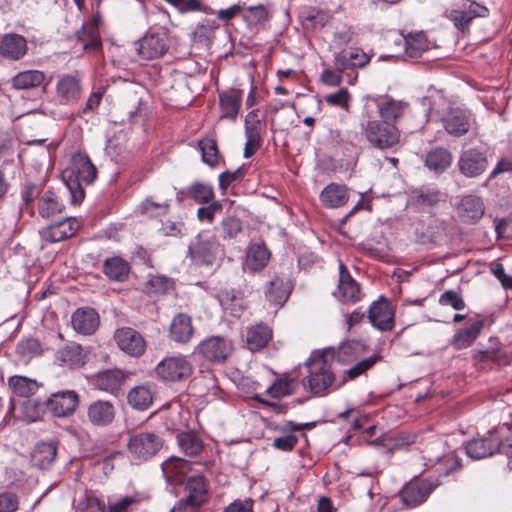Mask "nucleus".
Listing matches in <instances>:
<instances>
[{
    "label": "nucleus",
    "mask_w": 512,
    "mask_h": 512,
    "mask_svg": "<svg viewBox=\"0 0 512 512\" xmlns=\"http://www.w3.org/2000/svg\"><path fill=\"white\" fill-rule=\"evenodd\" d=\"M331 359L322 350L311 353L305 363L308 374L302 381L306 391L315 396L323 397L333 390L340 371Z\"/></svg>",
    "instance_id": "f257e3e1"
},
{
    "label": "nucleus",
    "mask_w": 512,
    "mask_h": 512,
    "mask_svg": "<svg viewBox=\"0 0 512 512\" xmlns=\"http://www.w3.org/2000/svg\"><path fill=\"white\" fill-rule=\"evenodd\" d=\"M96 177V167L86 154L72 155L69 168L63 172V179L70 191L72 203H80L84 199L85 193L81 185L92 184Z\"/></svg>",
    "instance_id": "f03ea898"
},
{
    "label": "nucleus",
    "mask_w": 512,
    "mask_h": 512,
    "mask_svg": "<svg viewBox=\"0 0 512 512\" xmlns=\"http://www.w3.org/2000/svg\"><path fill=\"white\" fill-rule=\"evenodd\" d=\"M194 372L189 356L177 354L164 357L154 368L156 378L166 384L184 383Z\"/></svg>",
    "instance_id": "7ed1b4c3"
},
{
    "label": "nucleus",
    "mask_w": 512,
    "mask_h": 512,
    "mask_svg": "<svg viewBox=\"0 0 512 512\" xmlns=\"http://www.w3.org/2000/svg\"><path fill=\"white\" fill-rule=\"evenodd\" d=\"M362 132L369 144L380 150L393 148L400 141V131L394 124L383 120L368 119L362 124Z\"/></svg>",
    "instance_id": "20e7f679"
},
{
    "label": "nucleus",
    "mask_w": 512,
    "mask_h": 512,
    "mask_svg": "<svg viewBox=\"0 0 512 512\" xmlns=\"http://www.w3.org/2000/svg\"><path fill=\"white\" fill-rule=\"evenodd\" d=\"M163 445L164 440L159 434L142 431L129 436L127 449L133 459L147 461L157 455Z\"/></svg>",
    "instance_id": "39448f33"
},
{
    "label": "nucleus",
    "mask_w": 512,
    "mask_h": 512,
    "mask_svg": "<svg viewBox=\"0 0 512 512\" xmlns=\"http://www.w3.org/2000/svg\"><path fill=\"white\" fill-rule=\"evenodd\" d=\"M233 348L231 339L221 335H211L199 342L194 348V354L208 362L223 364L231 356Z\"/></svg>",
    "instance_id": "423d86ee"
},
{
    "label": "nucleus",
    "mask_w": 512,
    "mask_h": 512,
    "mask_svg": "<svg viewBox=\"0 0 512 512\" xmlns=\"http://www.w3.org/2000/svg\"><path fill=\"white\" fill-rule=\"evenodd\" d=\"M439 485L437 479L414 477L402 487L399 496L403 505L415 508L423 504Z\"/></svg>",
    "instance_id": "0eeeda50"
},
{
    "label": "nucleus",
    "mask_w": 512,
    "mask_h": 512,
    "mask_svg": "<svg viewBox=\"0 0 512 512\" xmlns=\"http://www.w3.org/2000/svg\"><path fill=\"white\" fill-rule=\"evenodd\" d=\"M489 15V10L472 0H462L457 8L445 11V17L452 21L455 27L461 32L469 31L470 24L476 18H485Z\"/></svg>",
    "instance_id": "6e6552de"
},
{
    "label": "nucleus",
    "mask_w": 512,
    "mask_h": 512,
    "mask_svg": "<svg viewBox=\"0 0 512 512\" xmlns=\"http://www.w3.org/2000/svg\"><path fill=\"white\" fill-rule=\"evenodd\" d=\"M136 51L143 60H154L163 57L168 49V36L163 31L148 30L136 43Z\"/></svg>",
    "instance_id": "1a4fd4ad"
},
{
    "label": "nucleus",
    "mask_w": 512,
    "mask_h": 512,
    "mask_svg": "<svg viewBox=\"0 0 512 512\" xmlns=\"http://www.w3.org/2000/svg\"><path fill=\"white\" fill-rule=\"evenodd\" d=\"M489 162L485 151L478 148L463 150L457 161V168L466 178H477L488 168Z\"/></svg>",
    "instance_id": "9d476101"
},
{
    "label": "nucleus",
    "mask_w": 512,
    "mask_h": 512,
    "mask_svg": "<svg viewBox=\"0 0 512 512\" xmlns=\"http://www.w3.org/2000/svg\"><path fill=\"white\" fill-rule=\"evenodd\" d=\"M82 75L75 71L62 74L56 82V97L60 104L70 105L78 102L82 96Z\"/></svg>",
    "instance_id": "9b49d317"
},
{
    "label": "nucleus",
    "mask_w": 512,
    "mask_h": 512,
    "mask_svg": "<svg viewBox=\"0 0 512 512\" xmlns=\"http://www.w3.org/2000/svg\"><path fill=\"white\" fill-rule=\"evenodd\" d=\"M395 310L391 302L380 296L372 302L368 310V319L372 326L380 331H391L394 328Z\"/></svg>",
    "instance_id": "f8f14e48"
},
{
    "label": "nucleus",
    "mask_w": 512,
    "mask_h": 512,
    "mask_svg": "<svg viewBox=\"0 0 512 512\" xmlns=\"http://www.w3.org/2000/svg\"><path fill=\"white\" fill-rule=\"evenodd\" d=\"M79 405V395L74 390L53 393L46 401L47 409L56 417L72 415Z\"/></svg>",
    "instance_id": "ddd939ff"
},
{
    "label": "nucleus",
    "mask_w": 512,
    "mask_h": 512,
    "mask_svg": "<svg viewBox=\"0 0 512 512\" xmlns=\"http://www.w3.org/2000/svg\"><path fill=\"white\" fill-rule=\"evenodd\" d=\"M114 340L123 352L132 357H139L145 352L146 342L143 336L131 327L117 329Z\"/></svg>",
    "instance_id": "4468645a"
},
{
    "label": "nucleus",
    "mask_w": 512,
    "mask_h": 512,
    "mask_svg": "<svg viewBox=\"0 0 512 512\" xmlns=\"http://www.w3.org/2000/svg\"><path fill=\"white\" fill-rule=\"evenodd\" d=\"M220 252V244L214 237L204 238L201 235L195 245L190 248L191 257L198 265H212Z\"/></svg>",
    "instance_id": "2eb2a0df"
},
{
    "label": "nucleus",
    "mask_w": 512,
    "mask_h": 512,
    "mask_svg": "<svg viewBox=\"0 0 512 512\" xmlns=\"http://www.w3.org/2000/svg\"><path fill=\"white\" fill-rule=\"evenodd\" d=\"M116 417L114 403L107 400H96L87 407V418L91 425L107 427L113 423Z\"/></svg>",
    "instance_id": "dca6fc26"
},
{
    "label": "nucleus",
    "mask_w": 512,
    "mask_h": 512,
    "mask_svg": "<svg viewBox=\"0 0 512 512\" xmlns=\"http://www.w3.org/2000/svg\"><path fill=\"white\" fill-rule=\"evenodd\" d=\"M78 230V222L75 218L67 217L57 223L49 225L39 234L43 241L47 243H56L72 237Z\"/></svg>",
    "instance_id": "f3484780"
},
{
    "label": "nucleus",
    "mask_w": 512,
    "mask_h": 512,
    "mask_svg": "<svg viewBox=\"0 0 512 512\" xmlns=\"http://www.w3.org/2000/svg\"><path fill=\"white\" fill-rule=\"evenodd\" d=\"M184 498L191 510L195 511L208 501V485L204 476L195 475L188 478Z\"/></svg>",
    "instance_id": "a211bd4d"
},
{
    "label": "nucleus",
    "mask_w": 512,
    "mask_h": 512,
    "mask_svg": "<svg viewBox=\"0 0 512 512\" xmlns=\"http://www.w3.org/2000/svg\"><path fill=\"white\" fill-rule=\"evenodd\" d=\"M371 55L364 52L359 47L343 49L335 53L333 57L334 66L342 69H361L366 67L371 61Z\"/></svg>",
    "instance_id": "6ab92c4d"
},
{
    "label": "nucleus",
    "mask_w": 512,
    "mask_h": 512,
    "mask_svg": "<svg viewBox=\"0 0 512 512\" xmlns=\"http://www.w3.org/2000/svg\"><path fill=\"white\" fill-rule=\"evenodd\" d=\"M362 350H364V344L361 341L352 340L342 343L337 349L329 347L322 351L328 358H332L331 361L338 368V366L356 361L359 352Z\"/></svg>",
    "instance_id": "aec40b11"
},
{
    "label": "nucleus",
    "mask_w": 512,
    "mask_h": 512,
    "mask_svg": "<svg viewBox=\"0 0 512 512\" xmlns=\"http://www.w3.org/2000/svg\"><path fill=\"white\" fill-rule=\"evenodd\" d=\"M55 363L69 369H77L86 363V353L80 344L70 342L56 351Z\"/></svg>",
    "instance_id": "412c9836"
},
{
    "label": "nucleus",
    "mask_w": 512,
    "mask_h": 512,
    "mask_svg": "<svg viewBox=\"0 0 512 512\" xmlns=\"http://www.w3.org/2000/svg\"><path fill=\"white\" fill-rule=\"evenodd\" d=\"M338 291L344 302L356 303L362 299L359 283L351 276L342 262L339 263Z\"/></svg>",
    "instance_id": "4be33fe9"
},
{
    "label": "nucleus",
    "mask_w": 512,
    "mask_h": 512,
    "mask_svg": "<svg viewBox=\"0 0 512 512\" xmlns=\"http://www.w3.org/2000/svg\"><path fill=\"white\" fill-rule=\"evenodd\" d=\"M100 18L93 17L82 25V28L77 31L76 37L82 43L83 49L87 51H98L102 47L100 36Z\"/></svg>",
    "instance_id": "5701e85b"
},
{
    "label": "nucleus",
    "mask_w": 512,
    "mask_h": 512,
    "mask_svg": "<svg viewBox=\"0 0 512 512\" xmlns=\"http://www.w3.org/2000/svg\"><path fill=\"white\" fill-rule=\"evenodd\" d=\"M216 297L226 311L234 317H239L247 308V301L242 291L233 288L220 289Z\"/></svg>",
    "instance_id": "b1692460"
},
{
    "label": "nucleus",
    "mask_w": 512,
    "mask_h": 512,
    "mask_svg": "<svg viewBox=\"0 0 512 512\" xmlns=\"http://www.w3.org/2000/svg\"><path fill=\"white\" fill-rule=\"evenodd\" d=\"M26 39L15 33L5 34L0 41V55L9 60H19L27 53Z\"/></svg>",
    "instance_id": "393cba45"
},
{
    "label": "nucleus",
    "mask_w": 512,
    "mask_h": 512,
    "mask_svg": "<svg viewBox=\"0 0 512 512\" xmlns=\"http://www.w3.org/2000/svg\"><path fill=\"white\" fill-rule=\"evenodd\" d=\"M71 323L76 332L90 335L99 326V315L93 308H79L72 314Z\"/></svg>",
    "instance_id": "a878e982"
},
{
    "label": "nucleus",
    "mask_w": 512,
    "mask_h": 512,
    "mask_svg": "<svg viewBox=\"0 0 512 512\" xmlns=\"http://www.w3.org/2000/svg\"><path fill=\"white\" fill-rule=\"evenodd\" d=\"M377 110L381 120L388 124L396 123L408 112L409 103L403 100L386 98L377 103Z\"/></svg>",
    "instance_id": "bb28decb"
},
{
    "label": "nucleus",
    "mask_w": 512,
    "mask_h": 512,
    "mask_svg": "<svg viewBox=\"0 0 512 512\" xmlns=\"http://www.w3.org/2000/svg\"><path fill=\"white\" fill-rule=\"evenodd\" d=\"M243 91L241 89L231 88L219 93V105L221 109V118L236 120L241 105Z\"/></svg>",
    "instance_id": "cd10ccee"
},
{
    "label": "nucleus",
    "mask_w": 512,
    "mask_h": 512,
    "mask_svg": "<svg viewBox=\"0 0 512 512\" xmlns=\"http://www.w3.org/2000/svg\"><path fill=\"white\" fill-rule=\"evenodd\" d=\"M445 130L454 137L465 135L471 127L470 114L461 109L451 110L444 118Z\"/></svg>",
    "instance_id": "c85d7f7f"
},
{
    "label": "nucleus",
    "mask_w": 512,
    "mask_h": 512,
    "mask_svg": "<svg viewBox=\"0 0 512 512\" xmlns=\"http://www.w3.org/2000/svg\"><path fill=\"white\" fill-rule=\"evenodd\" d=\"M169 333L170 338L174 342L180 344L188 343L194 334L191 317L184 313L175 315L170 324Z\"/></svg>",
    "instance_id": "c756f323"
},
{
    "label": "nucleus",
    "mask_w": 512,
    "mask_h": 512,
    "mask_svg": "<svg viewBox=\"0 0 512 512\" xmlns=\"http://www.w3.org/2000/svg\"><path fill=\"white\" fill-rule=\"evenodd\" d=\"M272 336V328L263 322H259L247 328L246 343L249 350L259 351L268 345Z\"/></svg>",
    "instance_id": "7c9ffc66"
},
{
    "label": "nucleus",
    "mask_w": 512,
    "mask_h": 512,
    "mask_svg": "<svg viewBox=\"0 0 512 512\" xmlns=\"http://www.w3.org/2000/svg\"><path fill=\"white\" fill-rule=\"evenodd\" d=\"M485 207L481 197L464 195L458 205L459 216L467 222H476L484 215Z\"/></svg>",
    "instance_id": "2f4dec72"
},
{
    "label": "nucleus",
    "mask_w": 512,
    "mask_h": 512,
    "mask_svg": "<svg viewBox=\"0 0 512 512\" xmlns=\"http://www.w3.org/2000/svg\"><path fill=\"white\" fill-rule=\"evenodd\" d=\"M291 290L292 286L288 280L274 275L267 284L265 296L269 302L282 306L289 298Z\"/></svg>",
    "instance_id": "473e14b6"
},
{
    "label": "nucleus",
    "mask_w": 512,
    "mask_h": 512,
    "mask_svg": "<svg viewBox=\"0 0 512 512\" xmlns=\"http://www.w3.org/2000/svg\"><path fill=\"white\" fill-rule=\"evenodd\" d=\"M270 256L264 243H251L247 247L245 265L251 272L261 271L267 266Z\"/></svg>",
    "instance_id": "72a5a7b5"
},
{
    "label": "nucleus",
    "mask_w": 512,
    "mask_h": 512,
    "mask_svg": "<svg viewBox=\"0 0 512 512\" xmlns=\"http://www.w3.org/2000/svg\"><path fill=\"white\" fill-rule=\"evenodd\" d=\"M498 438L493 433L489 437L470 440L466 445V453L472 459L491 456L497 450Z\"/></svg>",
    "instance_id": "f704fd0d"
},
{
    "label": "nucleus",
    "mask_w": 512,
    "mask_h": 512,
    "mask_svg": "<svg viewBox=\"0 0 512 512\" xmlns=\"http://www.w3.org/2000/svg\"><path fill=\"white\" fill-rule=\"evenodd\" d=\"M102 271L110 281L125 282L129 277L130 265L125 259L114 256L105 259Z\"/></svg>",
    "instance_id": "c9c22d12"
},
{
    "label": "nucleus",
    "mask_w": 512,
    "mask_h": 512,
    "mask_svg": "<svg viewBox=\"0 0 512 512\" xmlns=\"http://www.w3.org/2000/svg\"><path fill=\"white\" fill-rule=\"evenodd\" d=\"M150 499L146 492L135 491L130 495H125L115 501H109L107 504V512H133L136 507Z\"/></svg>",
    "instance_id": "e433bc0d"
},
{
    "label": "nucleus",
    "mask_w": 512,
    "mask_h": 512,
    "mask_svg": "<svg viewBox=\"0 0 512 512\" xmlns=\"http://www.w3.org/2000/svg\"><path fill=\"white\" fill-rule=\"evenodd\" d=\"M483 327L484 322L482 320H476L470 323L469 326L458 330L454 334L451 340V345L457 350L465 349L471 346L479 336Z\"/></svg>",
    "instance_id": "4c0bfd02"
},
{
    "label": "nucleus",
    "mask_w": 512,
    "mask_h": 512,
    "mask_svg": "<svg viewBox=\"0 0 512 512\" xmlns=\"http://www.w3.org/2000/svg\"><path fill=\"white\" fill-rule=\"evenodd\" d=\"M425 166L435 172H444L452 163V153L443 147H436L429 150L424 160Z\"/></svg>",
    "instance_id": "58836bf2"
},
{
    "label": "nucleus",
    "mask_w": 512,
    "mask_h": 512,
    "mask_svg": "<svg viewBox=\"0 0 512 512\" xmlns=\"http://www.w3.org/2000/svg\"><path fill=\"white\" fill-rule=\"evenodd\" d=\"M320 199L326 207L337 208L348 201V190L345 185L331 183L322 190Z\"/></svg>",
    "instance_id": "ea45409f"
},
{
    "label": "nucleus",
    "mask_w": 512,
    "mask_h": 512,
    "mask_svg": "<svg viewBox=\"0 0 512 512\" xmlns=\"http://www.w3.org/2000/svg\"><path fill=\"white\" fill-rule=\"evenodd\" d=\"M57 455V445L54 441L40 442L36 444L31 454V461L34 466L41 469L51 465Z\"/></svg>",
    "instance_id": "a19ab883"
},
{
    "label": "nucleus",
    "mask_w": 512,
    "mask_h": 512,
    "mask_svg": "<svg viewBox=\"0 0 512 512\" xmlns=\"http://www.w3.org/2000/svg\"><path fill=\"white\" fill-rule=\"evenodd\" d=\"M7 386L14 396L21 398L31 397L39 388L36 380L21 375L9 377Z\"/></svg>",
    "instance_id": "79ce46f5"
},
{
    "label": "nucleus",
    "mask_w": 512,
    "mask_h": 512,
    "mask_svg": "<svg viewBox=\"0 0 512 512\" xmlns=\"http://www.w3.org/2000/svg\"><path fill=\"white\" fill-rule=\"evenodd\" d=\"M46 80V75L40 70H26L17 73L12 78V86L18 90H28L41 86Z\"/></svg>",
    "instance_id": "37998d69"
},
{
    "label": "nucleus",
    "mask_w": 512,
    "mask_h": 512,
    "mask_svg": "<svg viewBox=\"0 0 512 512\" xmlns=\"http://www.w3.org/2000/svg\"><path fill=\"white\" fill-rule=\"evenodd\" d=\"M402 34L405 44V54L411 59L419 58L423 52H425L429 45L427 38L422 31L410 32L408 34Z\"/></svg>",
    "instance_id": "c03bdc74"
},
{
    "label": "nucleus",
    "mask_w": 512,
    "mask_h": 512,
    "mask_svg": "<svg viewBox=\"0 0 512 512\" xmlns=\"http://www.w3.org/2000/svg\"><path fill=\"white\" fill-rule=\"evenodd\" d=\"M64 208L58 196L51 190L45 191L38 200V213L45 219L53 218L61 214Z\"/></svg>",
    "instance_id": "a18cd8bd"
},
{
    "label": "nucleus",
    "mask_w": 512,
    "mask_h": 512,
    "mask_svg": "<svg viewBox=\"0 0 512 512\" xmlns=\"http://www.w3.org/2000/svg\"><path fill=\"white\" fill-rule=\"evenodd\" d=\"M177 443L181 451L190 457L200 455L204 448L201 438L191 431L179 433Z\"/></svg>",
    "instance_id": "49530a36"
},
{
    "label": "nucleus",
    "mask_w": 512,
    "mask_h": 512,
    "mask_svg": "<svg viewBox=\"0 0 512 512\" xmlns=\"http://www.w3.org/2000/svg\"><path fill=\"white\" fill-rule=\"evenodd\" d=\"M378 360L379 356L372 355L369 358L357 362L349 369L344 370L343 374L339 376V382L336 385V387H341L348 380H354L357 377L365 374L369 369H371L376 364Z\"/></svg>",
    "instance_id": "de8ad7c7"
},
{
    "label": "nucleus",
    "mask_w": 512,
    "mask_h": 512,
    "mask_svg": "<svg viewBox=\"0 0 512 512\" xmlns=\"http://www.w3.org/2000/svg\"><path fill=\"white\" fill-rule=\"evenodd\" d=\"M125 380L121 370H106L97 376V385L101 390L114 393L120 389Z\"/></svg>",
    "instance_id": "09e8293b"
},
{
    "label": "nucleus",
    "mask_w": 512,
    "mask_h": 512,
    "mask_svg": "<svg viewBox=\"0 0 512 512\" xmlns=\"http://www.w3.org/2000/svg\"><path fill=\"white\" fill-rule=\"evenodd\" d=\"M128 403L134 409L143 411L149 408L153 402V395L146 386H136L130 390L127 396Z\"/></svg>",
    "instance_id": "8fccbe9b"
},
{
    "label": "nucleus",
    "mask_w": 512,
    "mask_h": 512,
    "mask_svg": "<svg viewBox=\"0 0 512 512\" xmlns=\"http://www.w3.org/2000/svg\"><path fill=\"white\" fill-rule=\"evenodd\" d=\"M199 150L201 151L202 160L210 167H214L219 163V151L217 142L213 138H203L198 142Z\"/></svg>",
    "instance_id": "3c124183"
},
{
    "label": "nucleus",
    "mask_w": 512,
    "mask_h": 512,
    "mask_svg": "<svg viewBox=\"0 0 512 512\" xmlns=\"http://www.w3.org/2000/svg\"><path fill=\"white\" fill-rule=\"evenodd\" d=\"M41 187L33 182H25L20 191L22 205L20 206V210L22 212H27L29 214H33V202L40 195Z\"/></svg>",
    "instance_id": "603ef678"
},
{
    "label": "nucleus",
    "mask_w": 512,
    "mask_h": 512,
    "mask_svg": "<svg viewBox=\"0 0 512 512\" xmlns=\"http://www.w3.org/2000/svg\"><path fill=\"white\" fill-rule=\"evenodd\" d=\"M188 195L197 203L208 204L214 198V190L210 184L196 182L188 188Z\"/></svg>",
    "instance_id": "864d4df0"
},
{
    "label": "nucleus",
    "mask_w": 512,
    "mask_h": 512,
    "mask_svg": "<svg viewBox=\"0 0 512 512\" xmlns=\"http://www.w3.org/2000/svg\"><path fill=\"white\" fill-rule=\"evenodd\" d=\"M191 463L182 458L171 457L162 464V468L170 477L180 478L190 471Z\"/></svg>",
    "instance_id": "5fc2aeb1"
},
{
    "label": "nucleus",
    "mask_w": 512,
    "mask_h": 512,
    "mask_svg": "<svg viewBox=\"0 0 512 512\" xmlns=\"http://www.w3.org/2000/svg\"><path fill=\"white\" fill-rule=\"evenodd\" d=\"M173 287V280L162 275L150 276L145 284V289L150 294H165L172 290Z\"/></svg>",
    "instance_id": "6e6d98bb"
},
{
    "label": "nucleus",
    "mask_w": 512,
    "mask_h": 512,
    "mask_svg": "<svg viewBox=\"0 0 512 512\" xmlns=\"http://www.w3.org/2000/svg\"><path fill=\"white\" fill-rule=\"evenodd\" d=\"M16 353L22 360H30L41 354L40 342L34 338L22 340L16 346Z\"/></svg>",
    "instance_id": "4d7b16f0"
},
{
    "label": "nucleus",
    "mask_w": 512,
    "mask_h": 512,
    "mask_svg": "<svg viewBox=\"0 0 512 512\" xmlns=\"http://www.w3.org/2000/svg\"><path fill=\"white\" fill-rule=\"evenodd\" d=\"M266 394L271 398H282L293 394L292 380L288 378H277L266 389Z\"/></svg>",
    "instance_id": "13d9d810"
},
{
    "label": "nucleus",
    "mask_w": 512,
    "mask_h": 512,
    "mask_svg": "<svg viewBox=\"0 0 512 512\" xmlns=\"http://www.w3.org/2000/svg\"><path fill=\"white\" fill-rule=\"evenodd\" d=\"M415 203L422 206H435L440 200V192L432 188H419L413 191Z\"/></svg>",
    "instance_id": "bf43d9fd"
},
{
    "label": "nucleus",
    "mask_w": 512,
    "mask_h": 512,
    "mask_svg": "<svg viewBox=\"0 0 512 512\" xmlns=\"http://www.w3.org/2000/svg\"><path fill=\"white\" fill-rule=\"evenodd\" d=\"M218 27V24L210 21L197 24L193 31L194 42L207 44L213 38L214 32Z\"/></svg>",
    "instance_id": "052dcab7"
},
{
    "label": "nucleus",
    "mask_w": 512,
    "mask_h": 512,
    "mask_svg": "<svg viewBox=\"0 0 512 512\" xmlns=\"http://www.w3.org/2000/svg\"><path fill=\"white\" fill-rule=\"evenodd\" d=\"M352 96L346 88H341L335 93L328 94L324 97L327 104L339 107L345 111H349Z\"/></svg>",
    "instance_id": "680f3d73"
},
{
    "label": "nucleus",
    "mask_w": 512,
    "mask_h": 512,
    "mask_svg": "<svg viewBox=\"0 0 512 512\" xmlns=\"http://www.w3.org/2000/svg\"><path fill=\"white\" fill-rule=\"evenodd\" d=\"M245 136L246 143L244 148V157L250 158L252 157L261 144V135L260 130L255 129V127H246L245 128Z\"/></svg>",
    "instance_id": "e2e57ef3"
},
{
    "label": "nucleus",
    "mask_w": 512,
    "mask_h": 512,
    "mask_svg": "<svg viewBox=\"0 0 512 512\" xmlns=\"http://www.w3.org/2000/svg\"><path fill=\"white\" fill-rule=\"evenodd\" d=\"M76 512H107V507L98 497L86 495L79 501Z\"/></svg>",
    "instance_id": "0e129e2a"
},
{
    "label": "nucleus",
    "mask_w": 512,
    "mask_h": 512,
    "mask_svg": "<svg viewBox=\"0 0 512 512\" xmlns=\"http://www.w3.org/2000/svg\"><path fill=\"white\" fill-rule=\"evenodd\" d=\"M416 438L417 436L414 433L399 432L387 439V445L390 449L398 450L415 443Z\"/></svg>",
    "instance_id": "69168bd1"
},
{
    "label": "nucleus",
    "mask_w": 512,
    "mask_h": 512,
    "mask_svg": "<svg viewBox=\"0 0 512 512\" xmlns=\"http://www.w3.org/2000/svg\"><path fill=\"white\" fill-rule=\"evenodd\" d=\"M439 304L442 306H450L454 310H463L465 302L460 293L454 290H446L439 298Z\"/></svg>",
    "instance_id": "338daca9"
},
{
    "label": "nucleus",
    "mask_w": 512,
    "mask_h": 512,
    "mask_svg": "<svg viewBox=\"0 0 512 512\" xmlns=\"http://www.w3.org/2000/svg\"><path fill=\"white\" fill-rule=\"evenodd\" d=\"M19 505L20 501L17 494L10 491L0 493V512H16Z\"/></svg>",
    "instance_id": "774afa93"
}]
</instances>
